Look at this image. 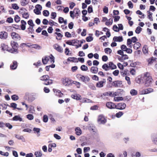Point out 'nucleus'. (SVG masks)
I'll return each instance as SVG.
<instances>
[{
    "label": "nucleus",
    "mask_w": 157,
    "mask_h": 157,
    "mask_svg": "<svg viewBox=\"0 0 157 157\" xmlns=\"http://www.w3.org/2000/svg\"><path fill=\"white\" fill-rule=\"evenodd\" d=\"M144 82L145 83V85L148 87L151 85L152 83V78L150 74L148 72H146L143 75Z\"/></svg>",
    "instance_id": "nucleus-1"
},
{
    "label": "nucleus",
    "mask_w": 157,
    "mask_h": 157,
    "mask_svg": "<svg viewBox=\"0 0 157 157\" xmlns=\"http://www.w3.org/2000/svg\"><path fill=\"white\" fill-rule=\"evenodd\" d=\"M55 58L52 55H50L49 56H46L42 58V62L44 64H47L48 61L51 63H53L54 62Z\"/></svg>",
    "instance_id": "nucleus-2"
},
{
    "label": "nucleus",
    "mask_w": 157,
    "mask_h": 157,
    "mask_svg": "<svg viewBox=\"0 0 157 157\" xmlns=\"http://www.w3.org/2000/svg\"><path fill=\"white\" fill-rule=\"evenodd\" d=\"M40 79L41 80L45 81L44 84L46 85H48L52 84L53 83V81L52 80L49 79V77L48 75H44L40 78Z\"/></svg>",
    "instance_id": "nucleus-3"
},
{
    "label": "nucleus",
    "mask_w": 157,
    "mask_h": 157,
    "mask_svg": "<svg viewBox=\"0 0 157 157\" xmlns=\"http://www.w3.org/2000/svg\"><path fill=\"white\" fill-rule=\"evenodd\" d=\"M1 48L2 50L3 51H7L11 53H14L15 52L17 53L18 52L17 49H14V50L12 49H9L8 46L4 44H1Z\"/></svg>",
    "instance_id": "nucleus-4"
},
{
    "label": "nucleus",
    "mask_w": 157,
    "mask_h": 157,
    "mask_svg": "<svg viewBox=\"0 0 157 157\" xmlns=\"http://www.w3.org/2000/svg\"><path fill=\"white\" fill-rule=\"evenodd\" d=\"M77 76L82 81L85 83L88 82L90 80L89 77L87 76H84L80 74H78L77 75Z\"/></svg>",
    "instance_id": "nucleus-5"
},
{
    "label": "nucleus",
    "mask_w": 157,
    "mask_h": 157,
    "mask_svg": "<svg viewBox=\"0 0 157 157\" xmlns=\"http://www.w3.org/2000/svg\"><path fill=\"white\" fill-rule=\"evenodd\" d=\"M11 37L13 39L15 40H19L21 39V36L15 32H12L11 33Z\"/></svg>",
    "instance_id": "nucleus-6"
},
{
    "label": "nucleus",
    "mask_w": 157,
    "mask_h": 157,
    "mask_svg": "<svg viewBox=\"0 0 157 157\" xmlns=\"http://www.w3.org/2000/svg\"><path fill=\"white\" fill-rule=\"evenodd\" d=\"M42 6L39 5H36L35 7V9L33 10L34 12L37 15H39L41 13L40 11L42 10Z\"/></svg>",
    "instance_id": "nucleus-7"
},
{
    "label": "nucleus",
    "mask_w": 157,
    "mask_h": 157,
    "mask_svg": "<svg viewBox=\"0 0 157 157\" xmlns=\"http://www.w3.org/2000/svg\"><path fill=\"white\" fill-rule=\"evenodd\" d=\"M98 122L99 124H104L106 122V120L104 116L100 115L98 117Z\"/></svg>",
    "instance_id": "nucleus-8"
},
{
    "label": "nucleus",
    "mask_w": 157,
    "mask_h": 157,
    "mask_svg": "<svg viewBox=\"0 0 157 157\" xmlns=\"http://www.w3.org/2000/svg\"><path fill=\"white\" fill-rule=\"evenodd\" d=\"M63 84L65 86H68L71 83V80L68 78H63L61 80Z\"/></svg>",
    "instance_id": "nucleus-9"
},
{
    "label": "nucleus",
    "mask_w": 157,
    "mask_h": 157,
    "mask_svg": "<svg viewBox=\"0 0 157 157\" xmlns=\"http://www.w3.org/2000/svg\"><path fill=\"white\" fill-rule=\"evenodd\" d=\"M153 90L152 89L149 88L142 90L140 92V93L141 94H147L152 92H153Z\"/></svg>",
    "instance_id": "nucleus-10"
},
{
    "label": "nucleus",
    "mask_w": 157,
    "mask_h": 157,
    "mask_svg": "<svg viewBox=\"0 0 157 157\" xmlns=\"http://www.w3.org/2000/svg\"><path fill=\"white\" fill-rule=\"evenodd\" d=\"M126 107V105L124 103H119L116 105L115 108L120 109L122 110L124 109Z\"/></svg>",
    "instance_id": "nucleus-11"
},
{
    "label": "nucleus",
    "mask_w": 157,
    "mask_h": 157,
    "mask_svg": "<svg viewBox=\"0 0 157 157\" xmlns=\"http://www.w3.org/2000/svg\"><path fill=\"white\" fill-rule=\"evenodd\" d=\"M106 107L110 109H113L115 108L116 105L113 102H108L106 103Z\"/></svg>",
    "instance_id": "nucleus-12"
},
{
    "label": "nucleus",
    "mask_w": 157,
    "mask_h": 157,
    "mask_svg": "<svg viewBox=\"0 0 157 157\" xmlns=\"http://www.w3.org/2000/svg\"><path fill=\"white\" fill-rule=\"evenodd\" d=\"M106 82L105 79H103V80L98 82L96 83V86L98 88H101L104 86V84Z\"/></svg>",
    "instance_id": "nucleus-13"
},
{
    "label": "nucleus",
    "mask_w": 157,
    "mask_h": 157,
    "mask_svg": "<svg viewBox=\"0 0 157 157\" xmlns=\"http://www.w3.org/2000/svg\"><path fill=\"white\" fill-rule=\"evenodd\" d=\"M17 67V63L16 61L14 60L10 65V69L12 70H14L16 69Z\"/></svg>",
    "instance_id": "nucleus-14"
},
{
    "label": "nucleus",
    "mask_w": 157,
    "mask_h": 157,
    "mask_svg": "<svg viewBox=\"0 0 157 157\" xmlns=\"http://www.w3.org/2000/svg\"><path fill=\"white\" fill-rule=\"evenodd\" d=\"M53 48L56 51L60 52H63L62 48L57 44H56L54 45Z\"/></svg>",
    "instance_id": "nucleus-15"
},
{
    "label": "nucleus",
    "mask_w": 157,
    "mask_h": 157,
    "mask_svg": "<svg viewBox=\"0 0 157 157\" xmlns=\"http://www.w3.org/2000/svg\"><path fill=\"white\" fill-rule=\"evenodd\" d=\"M8 36L7 33L4 31L0 32V38L5 39L7 38Z\"/></svg>",
    "instance_id": "nucleus-16"
},
{
    "label": "nucleus",
    "mask_w": 157,
    "mask_h": 157,
    "mask_svg": "<svg viewBox=\"0 0 157 157\" xmlns=\"http://www.w3.org/2000/svg\"><path fill=\"white\" fill-rule=\"evenodd\" d=\"M53 90L55 94L58 96L61 97L63 94L59 90L55 89H53Z\"/></svg>",
    "instance_id": "nucleus-17"
},
{
    "label": "nucleus",
    "mask_w": 157,
    "mask_h": 157,
    "mask_svg": "<svg viewBox=\"0 0 157 157\" xmlns=\"http://www.w3.org/2000/svg\"><path fill=\"white\" fill-rule=\"evenodd\" d=\"M11 45L12 48V49L14 50V49H16V48L18 47V44L17 42L14 41H12L11 42Z\"/></svg>",
    "instance_id": "nucleus-18"
},
{
    "label": "nucleus",
    "mask_w": 157,
    "mask_h": 157,
    "mask_svg": "<svg viewBox=\"0 0 157 157\" xmlns=\"http://www.w3.org/2000/svg\"><path fill=\"white\" fill-rule=\"evenodd\" d=\"M21 29L22 30H24L26 29V22L25 21L23 20L21 21Z\"/></svg>",
    "instance_id": "nucleus-19"
},
{
    "label": "nucleus",
    "mask_w": 157,
    "mask_h": 157,
    "mask_svg": "<svg viewBox=\"0 0 157 157\" xmlns=\"http://www.w3.org/2000/svg\"><path fill=\"white\" fill-rule=\"evenodd\" d=\"M73 12L75 13V17L77 18L78 17V16L81 13L80 10L77 8H75Z\"/></svg>",
    "instance_id": "nucleus-20"
},
{
    "label": "nucleus",
    "mask_w": 157,
    "mask_h": 157,
    "mask_svg": "<svg viewBox=\"0 0 157 157\" xmlns=\"http://www.w3.org/2000/svg\"><path fill=\"white\" fill-rule=\"evenodd\" d=\"M76 134L78 136L81 135L82 134V131L79 127H76L75 129Z\"/></svg>",
    "instance_id": "nucleus-21"
},
{
    "label": "nucleus",
    "mask_w": 157,
    "mask_h": 157,
    "mask_svg": "<svg viewBox=\"0 0 157 157\" xmlns=\"http://www.w3.org/2000/svg\"><path fill=\"white\" fill-rule=\"evenodd\" d=\"M66 43L69 45L75 46L77 44L76 40H72L71 41H68L66 42Z\"/></svg>",
    "instance_id": "nucleus-22"
},
{
    "label": "nucleus",
    "mask_w": 157,
    "mask_h": 157,
    "mask_svg": "<svg viewBox=\"0 0 157 157\" xmlns=\"http://www.w3.org/2000/svg\"><path fill=\"white\" fill-rule=\"evenodd\" d=\"M98 71V68L96 67H92L90 68V72L93 74H96Z\"/></svg>",
    "instance_id": "nucleus-23"
},
{
    "label": "nucleus",
    "mask_w": 157,
    "mask_h": 157,
    "mask_svg": "<svg viewBox=\"0 0 157 157\" xmlns=\"http://www.w3.org/2000/svg\"><path fill=\"white\" fill-rule=\"evenodd\" d=\"M13 120L14 121H19L21 122L22 121V118L19 115H16L13 118Z\"/></svg>",
    "instance_id": "nucleus-24"
},
{
    "label": "nucleus",
    "mask_w": 157,
    "mask_h": 157,
    "mask_svg": "<svg viewBox=\"0 0 157 157\" xmlns=\"http://www.w3.org/2000/svg\"><path fill=\"white\" fill-rule=\"evenodd\" d=\"M113 40L115 42H121L123 40L122 37V36H115L113 38Z\"/></svg>",
    "instance_id": "nucleus-25"
},
{
    "label": "nucleus",
    "mask_w": 157,
    "mask_h": 157,
    "mask_svg": "<svg viewBox=\"0 0 157 157\" xmlns=\"http://www.w3.org/2000/svg\"><path fill=\"white\" fill-rule=\"evenodd\" d=\"M144 81L143 76H142L140 77H138L136 78V82L139 84H141L144 82Z\"/></svg>",
    "instance_id": "nucleus-26"
},
{
    "label": "nucleus",
    "mask_w": 157,
    "mask_h": 157,
    "mask_svg": "<svg viewBox=\"0 0 157 157\" xmlns=\"http://www.w3.org/2000/svg\"><path fill=\"white\" fill-rule=\"evenodd\" d=\"M32 48L36 50H40L42 49V47L37 44L32 45Z\"/></svg>",
    "instance_id": "nucleus-27"
},
{
    "label": "nucleus",
    "mask_w": 157,
    "mask_h": 157,
    "mask_svg": "<svg viewBox=\"0 0 157 157\" xmlns=\"http://www.w3.org/2000/svg\"><path fill=\"white\" fill-rule=\"evenodd\" d=\"M58 20L60 24H62L63 23L65 25H66L67 23V20H64L63 18L62 17H59V18Z\"/></svg>",
    "instance_id": "nucleus-28"
},
{
    "label": "nucleus",
    "mask_w": 157,
    "mask_h": 157,
    "mask_svg": "<svg viewBox=\"0 0 157 157\" xmlns=\"http://www.w3.org/2000/svg\"><path fill=\"white\" fill-rule=\"evenodd\" d=\"M80 97L79 95L77 94H74L71 95L72 98L77 100H80Z\"/></svg>",
    "instance_id": "nucleus-29"
},
{
    "label": "nucleus",
    "mask_w": 157,
    "mask_h": 157,
    "mask_svg": "<svg viewBox=\"0 0 157 157\" xmlns=\"http://www.w3.org/2000/svg\"><path fill=\"white\" fill-rule=\"evenodd\" d=\"M29 2V0H21V4L22 6H24L28 4Z\"/></svg>",
    "instance_id": "nucleus-30"
},
{
    "label": "nucleus",
    "mask_w": 157,
    "mask_h": 157,
    "mask_svg": "<svg viewBox=\"0 0 157 157\" xmlns=\"http://www.w3.org/2000/svg\"><path fill=\"white\" fill-rule=\"evenodd\" d=\"M55 34L57 35L56 38L57 40H61L62 37H63V35L61 34L60 33L56 32L55 33Z\"/></svg>",
    "instance_id": "nucleus-31"
},
{
    "label": "nucleus",
    "mask_w": 157,
    "mask_h": 157,
    "mask_svg": "<svg viewBox=\"0 0 157 157\" xmlns=\"http://www.w3.org/2000/svg\"><path fill=\"white\" fill-rule=\"evenodd\" d=\"M109 65V68H111V69H114L117 68L116 66L112 62H110Z\"/></svg>",
    "instance_id": "nucleus-32"
},
{
    "label": "nucleus",
    "mask_w": 157,
    "mask_h": 157,
    "mask_svg": "<svg viewBox=\"0 0 157 157\" xmlns=\"http://www.w3.org/2000/svg\"><path fill=\"white\" fill-rule=\"evenodd\" d=\"M102 68L105 71H108L110 69L109 65L106 63H105L102 65Z\"/></svg>",
    "instance_id": "nucleus-33"
},
{
    "label": "nucleus",
    "mask_w": 157,
    "mask_h": 157,
    "mask_svg": "<svg viewBox=\"0 0 157 157\" xmlns=\"http://www.w3.org/2000/svg\"><path fill=\"white\" fill-rule=\"evenodd\" d=\"M121 84V82L119 81H117L113 82V86L115 87H118Z\"/></svg>",
    "instance_id": "nucleus-34"
},
{
    "label": "nucleus",
    "mask_w": 157,
    "mask_h": 157,
    "mask_svg": "<svg viewBox=\"0 0 157 157\" xmlns=\"http://www.w3.org/2000/svg\"><path fill=\"white\" fill-rule=\"evenodd\" d=\"M33 131L35 133H37L38 136H40V129L38 128H34L33 129Z\"/></svg>",
    "instance_id": "nucleus-35"
},
{
    "label": "nucleus",
    "mask_w": 157,
    "mask_h": 157,
    "mask_svg": "<svg viewBox=\"0 0 157 157\" xmlns=\"http://www.w3.org/2000/svg\"><path fill=\"white\" fill-rule=\"evenodd\" d=\"M130 94L132 96H135L137 94V91L134 89H132L130 91Z\"/></svg>",
    "instance_id": "nucleus-36"
},
{
    "label": "nucleus",
    "mask_w": 157,
    "mask_h": 157,
    "mask_svg": "<svg viewBox=\"0 0 157 157\" xmlns=\"http://www.w3.org/2000/svg\"><path fill=\"white\" fill-rule=\"evenodd\" d=\"M89 87L91 90H96V88L94 84L92 83H89L88 84Z\"/></svg>",
    "instance_id": "nucleus-37"
},
{
    "label": "nucleus",
    "mask_w": 157,
    "mask_h": 157,
    "mask_svg": "<svg viewBox=\"0 0 157 157\" xmlns=\"http://www.w3.org/2000/svg\"><path fill=\"white\" fill-rule=\"evenodd\" d=\"M22 17L25 19H27L29 17V14L28 12H24L21 13Z\"/></svg>",
    "instance_id": "nucleus-38"
},
{
    "label": "nucleus",
    "mask_w": 157,
    "mask_h": 157,
    "mask_svg": "<svg viewBox=\"0 0 157 157\" xmlns=\"http://www.w3.org/2000/svg\"><path fill=\"white\" fill-rule=\"evenodd\" d=\"M151 139L152 141L155 144L157 143V137L155 135H153L151 136Z\"/></svg>",
    "instance_id": "nucleus-39"
},
{
    "label": "nucleus",
    "mask_w": 157,
    "mask_h": 157,
    "mask_svg": "<svg viewBox=\"0 0 157 157\" xmlns=\"http://www.w3.org/2000/svg\"><path fill=\"white\" fill-rule=\"evenodd\" d=\"M143 52L144 54H146L148 53V47L146 45L144 46L142 49Z\"/></svg>",
    "instance_id": "nucleus-40"
},
{
    "label": "nucleus",
    "mask_w": 157,
    "mask_h": 157,
    "mask_svg": "<svg viewBox=\"0 0 157 157\" xmlns=\"http://www.w3.org/2000/svg\"><path fill=\"white\" fill-rule=\"evenodd\" d=\"M113 23V19H111L110 18L109 20H107V21L105 22V24L106 25H111Z\"/></svg>",
    "instance_id": "nucleus-41"
},
{
    "label": "nucleus",
    "mask_w": 157,
    "mask_h": 157,
    "mask_svg": "<svg viewBox=\"0 0 157 157\" xmlns=\"http://www.w3.org/2000/svg\"><path fill=\"white\" fill-rule=\"evenodd\" d=\"M80 100L81 102H83V103H84V102L89 103V102H91V101L89 99H86V98H82V99L80 98Z\"/></svg>",
    "instance_id": "nucleus-42"
},
{
    "label": "nucleus",
    "mask_w": 157,
    "mask_h": 157,
    "mask_svg": "<svg viewBox=\"0 0 157 157\" xmlns=\"http://www.w3.org/2000/svg\"><path fill=\"white\" fill-rule=\"evenodd\" d=\"M34 155L36 157H41L42 153L41 151H36L34 153Z\"/></svg>",
    "instance_id": "nucleus-43"
},
{
    "label": "nucleus",
    "mask_w": 157,
    "mask_h": 157,
    "mask_svg": "<svg viewBox=\"0 0 157 157\" xmlns=\"http://www.w3.org/2000/svg\"><path fill=\"white\" fill-rule=\"evenodd\" d=\"M124 98L121 97H115L114 98V100L115 101H120L123 100Z\"/></svg>",
    "instance_id": "nucleus-44"
},
{
    "label": "nucleus",
    "mask_w": 157,
    "mask_h": 157,
    "mask_svg": "<svg viewBox=\"0 0 157 157\" xmlns=\"http://www.w3.org/2000/svg\"><path fill=\"white\" fill-rule=\"evenodd\" d=\"M141 44L139 42H136L133 45L134 48L136 50L138 49L140 46Z\"/></svg>",
    "instance_id": "nucleus-45"
},
{
    "label": "nucleus",
    "mask_w": 157,
    "mask_h": 157,
    "mask_svg": "<svg viewBox=\"0 0 157 157\" xmlns=\"http://www.w3.org/2000/svg\"><path fill=\"white\" fill-rule=\"evenodd\" d=\"M80 68L82 71H86L88 69V67L84 65L81 66Z\"/></svg>",
    "instance_id": "nucleus-46"
},
{
    "label": "nucleus",
    "mask_w": 157,
    "mask_h": 157,
    "mask_svg": "<svg viewBox=\"0 0 157 157\" xmlns=\"http://www.w3.org/2000/svg\"><path fill=\"white\" fill-rule=\"evenodd\" d=\"M104 51L107 54H110L112 52V50L109 48H106L105 49Z\"/></svg>",
    "instance_id": "nucleus-47"
},
{
    "label": "nucleus",
    "mask_w": 157,
    "mask_h": 157,
    "mask_svg": "<svg viewBox=\"0 0 157 157\" xmlns=\"http://www.w3.org/2000/svg\"><path fill=\"white\" fill-rule=\"evenodd\" d=\"M125 80L127 81V84L128 85H130L131 84V83L130 78L127 76H125Z\"/></svg>",
    "instance_id": "nucleus-48"
},
{
    "label": "nucleus",
    "mask_w": 157,
    "mask_h": 157,
    "mask_svg": "<svg viewBox=\"0 0 157 157\" xmlns=\"http://www.w3.org/2000/svg\"><path fill=\"white\" fill-rule=\"evenodd\" d=\"M27 23L29 25V26H34L35 25L33 22V21L32 20H29L28 21Z\"/></svg>",
    "instance_id": "nucleus-49"
},
{
    "label": "nucleus",
    "mask_w": 157,
    "mask_h": 157,
    "mask_svg": "<svg viewBox=\"0 0 157 157\" xmlns=\"http://www.w3.org/2000/svg\"><path fill=\"white\" fill-rule=\"evenodd\" d=\"M27 118L29 120H33L34 118L33 116L31 114H29L26 116Z\"/></svg>",
    "instance_id": "nucleus-50"
},
{
    "label": "nucleus",
    "mask_w": 157,
    "mask_h": 157,
    "mask_svg": "<svg viewBox=\"0 0 157 157\" xmlns=\"http://www.w3.org/2000/svg\"><path fill=\"white\" fill-rule=\"evenodd\" d=\"M132 41L131 39H128L127 40V45H129V47L131 48H132V46L131 45V44H132Z\"/></svg>",
    "instance_id": "nucleus-51"
},
{
    "label": "nucleus",
    "mask_w": 157,
    "mask_h": 157,
    "mask_svg": "<svg viewBox=\"0 0 157 157\" xmlns=\"http://www.w3.org/2000/svg\"><path fill=\"white\" fill-rule=\"evenodd\" d=\"M33 27L34 26H29L28 28L29 33H33L34 31V29H33Z\"/></svg>",
    "instance_id": "nucleus-52"
},
{
    "label": "nucleus",
    "mask_w": 157,
    "mask_h": 157,
    "mask_svg": "<svg viewBox=\"0 0 157 157\" xmlns=\"http://www.w3.org/2000/svg\"><path fill=\"white\" fill-rule=\"evenodd\" d=\"M142 30V29L140 27L138 26L135 30V32L136 33L139 34L140 33Z\"/></svg>",
    "instance_id": "nucleus-53"
},
{
    "label": "nucleus",
    "mask_w": 157,
    "mask_h": 157,
    "mask_svg": "<svg viewBox=\"0 0 157 157\" xmlns=\"http://www.w3.org/2000/svg\"><path fill=\"white\" fill-rule=\"evenodd\" d=\"M43 14L44 16L48 17L49 14V13L47 10H44L43 12Z\"/></svg>",
    "instance_id": "nucleus-54"
},
{
    "label": "nucleus",
    "mask_w": 157,
    "mask_h": 157,
    "mask_svg": "<svg viewBox=\"0 0 157 157\" xmlns=\"http://www.w3.org/2000/svg\"><path fill=\"white\" fill-rule=\"evenodd\" d=\"M11 98L14 101H17L19 99V97L16 95H13L11 96Z\"/></svg>",
    "instance_id": "nucleus-55"
},
{
    "label": "nucleus",
    "mask_w": 157,
    "mask_h": 157,
    "mask_svg": "<svg viewBox=\"0 0 157 157\" xmlns=\"http://www.w3.org/2000/svg\"><path fill=\"white\" fill-rule=\"evenodd\" d=\"M14 20L16 22H18L20 20V18L18 15H16L14 18Z\"/></svg>",
    "instance_id": "nucleus-56"
},
{
    "label": "nucleus",
    "mask_w": 157,
    "mask_h": 157,
    "mask_svg": "<svg viewBox=\"0 0 157 157\" xmlns=\"http://www.w3.org/2000/svg\"><path fill=\"white\" fill-rule=\"evenodd\" d=\"M48 117L46 115H44L43 117V121L45 123L48 122Z\"/></svg>",
    "instance_id": "nucleus-57"
},
{
    "label": "nucleus",
    "mask_w": 157,
    "mask_h": 157,
    "mask_svg": "<svg viewBox=\"0 0 157 157\" xmlns=\"http://www.w3.org/2000/svg\"><path fill=\"white\" fill-rule=\"evenodd\" d=\"M123 113L122 112H119L116 114V116L118 118L121 117L123 115Z\"/></svg>",
    "instance_id": "nucleus-58"
},
{
    "label": "nucleus",
    "mask_w": 157,
    "mask_h": 157,
    "mask_svg": "<svg viewBox=\"0 0 157 157\" xmlns=\"http://www.w3.org/2000/svg\"><path fill=\"white\" fill-rule=\"evenodd\" d=\"M141 52L140 50H137L135 52V56H139Z\"/></svg>",
    "instance_id": "nucleus-59"
},
{
    "label": "nucleus",
    "mask_w": 157,
    "mask_h": 157,
    "mask_svg": "<svg viewBox=\"0 0 157 157\" xmlns=\"http://www.w3.org/2000/svg\"><path fill=\"white\" fill-rule=\"evenodd\" d=\"M12 7L13 9L15 10H18L19 9V7L16 4H13L12 5Z\"/></svg>",
    "instance_id": "nucleus-60"
},
{
    "label": "nucleus",
    "mask_w": 157,
    "mask_h": 157,
    "mask_svg": "<svg viewBox=\"0 0 157 157\" xmlns=\"http://www.w3.org/2000/svg\"><path fill=\"white\" fill-rule=\"evenodd\" d=\"M51 18L53 19H55L56 16V13L55 12H52L51 15Z\"/></svg>",
    "instance_id": "nucleus-61"
},
{
    "label": "nucleus",
    "mask_w": 157,
    "mask_h": 157,
    "mask_svg": "<svg viewBox=\"0 0 157 157\" xmlns=\"http://www.w3.org/2000/svg\"><path fill=\"white\" fill-rule=\"evenodd\" d=\"M35 110L34 108L32 106H31L30 108L29 109V112L30 113H34Z\"/></svg>",
    "instance_id": "nucleus-62"
},
{
    "label": "nucleus",
    "mask_w": 157,
    "mask_h": 157,
    "mask_svg": "<svg viewBox=\"0 0 157 157\" xmlns=\"http://www.w3.org/2000/svg\"><path fill=\"white\" fill-rule=\"evenodd\" d=\"M113 74L115 76H117L119 74V71L118 70H115L113 72Z\"/></svg>",
    "instance_id": "nucleus-63"
},
{
    "label": "nucleus",
    "mask_w": 157,
    "mask_h": 157,
    "mask_svg": "<svg viewBox=\"0 0 157 157\" xmlns=\"http://www.w3.org/2000/svg\"><path fill=\"white\" fill-rule=\"evenodd\" d=\"M93 40V38L92 36H89L86 38V40L87 41L90 42L92 41Z\"/></svg>",
    "instance_id": "nucleus-64"
}]
</instances>
